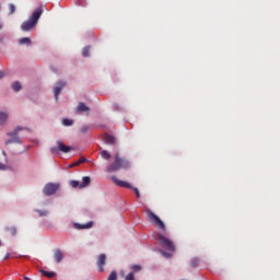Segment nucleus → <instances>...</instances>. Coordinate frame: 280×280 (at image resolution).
<instances>
[{
  "label": "nucleus",
  "instance_id": "obj_15",
  "mask_svg": "<svg viewBox=\"0 0 280 280\" xmlns=\"http://www.w3.org/2000/svg\"><path fill=\"white\" fill-rule=\"evenodd\" d=\"M77 110L78 112H89L90 110V107L86 106L85 103L83 102H80L77 106Z\"/></svg>",
  "mask_w": 280,
  "mask_h": 280
},
{
  "label": "nucleus",
  "instance_id": "obj_11",
  "mask_svg": "<svg viewBox=\"0 0 280 280\" xmlns=\"http://www.w3.org/2000/svg\"><path fill=\"white\" fill-rule=\"evenodd\" d=\"M54 260L56 264H61L63 260V253L61 252V249H56L54 252Z\"/></svg>",
  "mask_w": 280,
  "mask_h": 280
},
{
  "label": "nucleus",
  "instance_id": "obj_3",
  "mask_svg": "<svg viewBox=\"0 0 280 280\" xmlns=\"http://www.w3.org/2000/svg\"><path fill=\"white\" fill-rule=\"evenodd\" d=\"M155 240L158 241L159 245L170 253H175L176 247L173 241H171L168 237L164 236L163 234L159 233L156 234Z\"/></svg>",
  "mask_w": 280,
  "mask_h": 280
},
{
  "label": "nucleus",
  "instance_id": "obj_6",
  "mask_svg": "<svg viewBox=\"0 0 280 280\" xmlns=\"http://www.w3.org/2000/svg\"><path fill=\"white\" fill-rule=\"evenodd\" d=\"M24 128L18 126L13 131L8 132L7 137H10V139L5 140V145H9V143H22V140L19 138V131L23 130Z\"/></svg>",
  "mask_w": 280,
  "mask_h": 280
},
{
  "label": "nucleus",
  "instance_id": "obj_30",
  "mask_svg": "<svg viewBox=\"0 0 280 280\" xmlns=\"http://www.w3.org/2000/svg\"><path fill=\"white\" fill-rule=\"evenodd\" d=\"M90 127L84 125L80 128V131L82 132V135H85L89 131Z\"/></svg>",
  "mask_w": 280,
  "mask_h": 280
},
{
  "label": "nucleus",
  "instance_id": "obj_20",
  "mask_svg": "<svg viewBox=\"0 0 280 280\" xmlns=\"http://www.w3.org/2000/svg\"><path fill=\"white\" fill-rule=\"evenodd\" d=\"M5 231L11 235V236H15L18 234V230L15 226H8L5 228Z\"/></svg>",
  "mask_w": 280,
  "mask_h": 280
},
{
  "label": "nucleus",
  "instance_id": "obj_36",
  "mask_svg": "<svg viewBox=\"0 0 280 280\" xmlns=\"http://www.w3.org/2000/svg\"><path fill=\"white\" fill-rule=\"evenodd\" d=\"M78 165H80L79 161L72 163L69 167H78Z\"/></svg>",
  "mask_w": 280,
  "mask_h": 280
},
{
  "label": "nucleus",
  "instance_id": "obj_18",
  "mask_svg": "<svg viewBox=\"0 0 280 280\" xmlns=\"http://www.w3.org/2000/svg\"><path fill=\"white\" fill-rule=\"evenodd\" d=\"M100 155L105 161H109V159H112V154L108 151H106V150L100 151Z\"/></svg>",
  "mask_w": 280,
  "mask_h": 280
},
{
  "label": "nucleus",
  "instance_id": "obj_26",
  "mask_svg": "<svg viewBox=\"0 0 280 280\" xmlns=\"http://www.w3.org/2000/svg\"><path fill=\"white\" fill-rule=\"evenodd\" d=\"M130 270H132L135 272H139L142 270V267L140 265H133L130 267Z\"/></svg>",
  "mask_w": 280,
  "mask_h": 280
},
{
  "label": "nucleus",
  "instance_id": "obj_25",
  "mask_svg": "<svg viewBox=\"0 0 280 280\" xmlns=\"http://www.w3.org/2000/svg\"><path fill=\"white\" fill-rule=\"evenodd\" d=\"M16 253H7L5 256L3 257V260H8L10 258H15Z\"/></svg>",
  "mask_w": 280,
  "mask_h": 280
},
{
  "label": "nucleus",
  "instance_id": "obj_1",
  "mask_svg": "<svg viewBox=\"0 0 280 280\" xmlns=\"http://www.w3.org/2000/svg\"><path fill=\"white\" fill-rule=\"evenodd\" d=\"M43 13H44V8L38 7L37 9H35L32 15L28 18V20H26L21 24V31L28 32L35 28Z\"/></svg>",
  "mask_w": 280,
  "mask_h": 280
},
{
  "label": "nucleus",
  "instance_id": "obj_16",
  "mask_svg": "<svg viewBox=\"0 0 280 280\" xmlns=\"http://www.w3.org/2000/svg\"><path fill=\"white\" fill-rule=\"evenodd\" d=\"M9 114L7 112H0V125H4L8 121Z\"/></svg>",
  "mask_w": 280,
  "mask_h": 280
},
{
  "label": "nucleus",
  "instance_id": "obj_2",
  "mask_svg": "<svg viewBox=\"0 0 280 280\" xmlns=\"http://www.w3.org/2000/svg\"><path fill=\"white\" fill-rule=\"evenodd\" d=\"M127 167H129V161L116 154L114 162L106 167L105 172H119V170H127Z\"/></svg>",
  "mask_w": 280,
  "mask_h": 280
},
{
  "label": "nucleus",
  "instance_id": "obj_13",
  "mask_svg": "<svg viewBox=\"0 0 280 280\" xmlns=\"http://www.w3.org/2000/svg\"><path fill=\"white\" fill-rule=\"evenodd\" d=\"M91 185V177L84 176L82 177V182L79 186V189H83V187H89Z\"/></svg>",
  "mask_w": 280,
  "mask_h": 280
},
{
  "label": "nucleus",
  "instance_id": "obj_10",
  "mask_svg": "<svg viewBox=\"0 0 280 280\" xmlns=\"http://www.w3.org/2000/svg\"><path fill=\"white\" fill-rule=\"evenodd\" d=\"M112 180L118 187H125L126 189H132V185L130 183L120 180L116 176H112Z\"/></svg>",
  "mask_w": 280,
  "mask_h": 280
},
{
  "label": "nucleus",
  "instance_id": "obj_35",
  "mask_svg": "<svg viewBox=\"0 0 280 280\" xmlns=\"http://www.w3.org/2000/svg\"><path fill=\"white\" fill-rule=\"evenodd\" d=\"M162 255L165 257V258H172V254H168L166 252H162Z\"/></svg>",
  "mask_w": 280,
  "mask_h": 280
},
{
  "label": "nucleus",
  "instance_id": "obj_29",
  "mask_svg": "<svg viewBox=\"0 0 280 280\" xmlns=\"http://www.w3.org/2000/svg\"><path fill=\"white\" fill-rule=\"evenodd\" d=\"M8 9H9V14H13V13L15 12V5L12 4V3H10V4L8 5Z\"/></svg>",
  "mask_w": 280,
  "mask_h": 280
},
{
  "label": "nucleus",
  "instance_id": "obj_22",
  "mask_svg": "<svg viewBox=\"0 0 280 280\" xmlns=\"http://www.w3.org/2000/svg\"><path fill=\"white\" fill-rule=\"evenodd\" d=\"M199 264H200L199 258H192V259L190 260V267H191L192 269L198 268V267H199Z\"/></svg>",
  "mask_w": 280,
  "mask_h": 280
},
{
  "label": "nucleus",
  "instance_id": "obj_33",
  "mask_svg": "<svg viewBox=\"0 0 280 280\" xmlns=\"http://www.w3.org/2000/svg\"><path fill=\"white\" fill-rule=\"evenodd\" d=\"M86 158L84 156H81L79 160H78V163L81 165L82 163H86Z\"/></svg>",
  "mask_w": 280,
  "mask_h": 280
},
{
  "label": "nucleus",
  "instance_id": "obj_17",
  "mask_svg": "<svg viewBox=\"0 0 280 280\" xmlns=\"http://www.w3.org/2000/svg\"><path fill=\"white\" fill-rule=\"evenodd\" d=\"M75 228L79 230H89L93 228V222H88L86 224H75Z\"/></svg>",
  "mask_w": 280,
  "mask_h": 280
},
{
  "label": "nucleus",
  "instance_id": "obj_32",
  "mask_svg": "<svg viewBox=\"0 0 280 280\" xmlns=\"http://www.w3.org/2000/svg\"><path fill=\"white\" fill-rule=\"evenodd\" d=\"M125 280H136L135 279V273L133 272H129L126 277Z\"/></svg>",
  "mask_w": 280,
  "mask_h": 280
},
{
  "label": "nucleus",
  "instance_id": "obj_4",
  "mask_svg": "<svg viewBox=\"0 0 280 280\" xmlns=\"http://www.w3.org/2000/svg\"><path fill=\"white\" fill-rule=\"evenodd\" d=\"M145 213H147V218L149 220V222L151 224H153L156 229L165 232L166 231V225L165 223L161 220V218L155 214L152 210L150 209H147L145 210Z\"/></svg>",
  "mask_w": 280,
  "mask_h": 280
},
{
  "label": "nucleus",
  "instance_id": "obj_14",
  "mask_svg": "<svg viewBox=\"0 0 280 280\" xmlns=\"http://www.w3.org/2000/svg\"><path fill=\"white\" fill-rule=\"evenodd\" d=\"M39 273L48 279H54L56 277V272L54 271L39 270Z\"/></svg>",
  "mask_w": 280,
  "mask_h": 280
},
{
  "label": "nucleus",
  "instance_id": "obj_28",
  "mask_svg": "<svg viewBox=\"0 0 280 280\" xmlns=\"http://www.w3.org/2000/svg\"><path fill=\"white\" fill-rule=\"evenodd\" d=\"M107 280H117V272L116 271H112L109 273Z\"/></svg>",
  "mask_w": 280,
  "mask_h": 280
},
{
  "label": "nucleus",
  "instance_id": "obj_5",
  "mask_svg": "<svg viewBox=\"0 0 280 280\" xmlns=\"http://www.w3.org/2000/svg\"><path fill=\"white\" fill-rule=\"evenodd\" d=\"M71 150H73L72 147L70 145H66L63 142H61L60 140L56 141V147H51L50 148V152L52 154H59V152H62L63 154H68V152H71Z\"/></svg>",
  "mask_w": 280,
  "mask_h": 280
},
{
  "label": "nucleus",
  "instance_id": "obj_27",
  "mask_svg": "<svg viewBox=\"0 0 280 280\" xmlns=\"http://www.w3.org/2000/svg\"><path fill=\"white\" fill-rule=\"evenodd\" d=\"M62 125L63 126H71V125H73V120L65 118V119H62Z\"/></svg>",
  "mask_w": 280,
  "mask_h": 280
},
{
  "label": "nucleus",
  "instance_id": "obj_21",
  "mask_svg": "<svg viewBox=\"0 0 280 280\" xmlns=\"http://www.w3.org/2000/svg\"><path fill=\"white\" fill-rule=\"evenodd\" d=\"M11 89H12L13 91H15V92H19V91L22 90V85H21L20 82L15 81V82H13V83L11 84Z\"/></svg>",
  "mask_w": 280,
  "mask_h": 280
},
{
  "label": "nucleus",
  "instance_id": "obj_39",
  "mask_svg": "<svg viewBox=\"0 0 280 280\" xmlns=\"http://www.w3.org/2000/svg\"><path fill=\"white\" fill-rule=\"evenodd\" d=\"M23 279H24V280H31V278H28V277H26V276H24Z\"/></svg>",
  "mask_w": 280,
  "mask_h": 280
},
{
  "label": "nucleus",
  "instance_id": "obj_19",
  "mask_svg": "<svg viewBox=\"0 0 280 280\" xmlns=\"http://www.w3.org/2000/svg\"><path fill=\"white\" fill-rule=\"evenodd\" d=\"M35 213H37L39 218H46L47 215H49V211H47V210L36 209Z\"/></svg>",
  "mask_w": 280,
  "mask_h": 280
},
{
  "label": "nucleus",
  "instance_id": "obj_38",
  "mask_svg": "<svg viewBox=\"0 0 280 280\" xmlns=\"http://www.w3.org/2000/svg\"><path fill=\"white\" fill-rule=\"evenodd\" d=\"M0 170H5V165L0 163Z\"/></svg>",
  "mask_w": 280,
  "mask_h": 280
},
{
  "label": "nucleus",
  "instance_id": "obj_40",
  "mask_svg": "<svg viewBox=\"0 0 280 280\" xmlns=\"http://www.w3.org/2000/svg\"><path fill=\"white\" fill-rule=\"evenodd\" d=\"M2 28V24L0 23V30Z\"/></svg>",
  "mask_w": 280,
  "mask_h": 280
},
{
  "label": "nucleus",
  "instance_id": "obj_31",
  "mask_svg": "<svg viewBox=\"0 0 280 280\" xmlns=\"http://www.w3.org/2000/svg\"><path fill=\"white\" fill-rule=\"evenodd\" d=\"M70 185H71V187H73V188H77V187H80V186H81V184H80L78 180H71V182H70Z\"/></svg>",
  "mask_w": 280,
  "mask_h": 280
},
{
  "label": "nucleus",
  "instance_id": "obj_24",
  "mask_svg": "<svg viewBox=\"0 0 280 280\" xmlns=\"http://www.w3.org/2000/svg\"><path fill=\"white\" fill-rule=\"evenodd\" d=\"M90 50H91V47L90 46H86L82 49V56L83 57H89L90 56Z\"/></svg>",
  "mask_w": 280,
  "mask_h": 280
},
{
  "label": "nucleus",
  "instance_id": "obj_23",
  "mask_svg": "<svg viewBox=\"0 0 280 280\" xmlns=\"http://www.w3.org/2000/svg\"><path fill=\"white\" fill-rule=\"evenodd\" d=\"M19 44H21V45H30L31 44V38H28V37H23V38H21V39H19Z\"/></svg>",
  "mask_w": 280,
  "mask_h": 280
},
{
  "label": "nucleus",
  "instance_id": "obj_34",
  "mask_svg": "<svg viewBox=\"0 0 280 280\" xmlns=\"http://www.w3.org/2000/svg\"><path fill=\"white\" fill-rule=\"evenodd\" d=\"M133 191H135L137 198H141V194H140V190L138 188H133Z\"/></svg>",
  "mask_w": 280,
  "mask_h": 280
},
{
  "label": "nucleus",
  "instance_id": "obj_7",
  "mask_svg": "<svg viewBox=\"0 0 280 280\" xmlns=\"http://www.w3.org/2000/svg\"><path fill=\"white\" fill-rule=\"evenodd\" d=\"M59 187L60 185L57 183H47L43 187L42 192L44 194V196H54L55 194H57Z\"/></svg>",
  "mask_w": 280,
  "mask_h": 280
},
{
  "label": "nucleus",
  "instance_id": "obj_9",
  "mask_svg": "<svg viewBox=\"0 0 280 280\" xmlns=\"http://www.w3.org/2000/svg\"><path fill=\"white\" fill-rule=\"evenodd\" d=\"M106 255L105 254H100L96 260V265L98 267L100 272H104V266L106 265Z\"/></svg>",
  "mask_w": 280,
  "mask_h": 280
},
{
  "label": "nucleus",
  "instance_id": "obj_12",
  "mask_svg": "<svg viewBox=\"0 0 280 280\" xmlns=\"http://www.w3.org/2000/svg\"><path fill=\"white\" fill-rule=\"evenodd\" d=\"M103 139L107 145H115L116 143V138L112 135L105 133Z\"/></svg>",
  "mask_w": 280,
  "mask_h": 280
},
{
  "label": "nucleus",
  "instance_id": "obj_37",
  "mask_svg": "<svg viewBox=\"0 0 280 280\" xmlns=\"http://www.w3.org/2000/svg\"><path fill=\"white\" fill-rule=\"evenodd\" d=\"M5 77V72L0 71V80L3 79Z\"/></svg>",
  "mask_w": 280,
  "mask_h": 280
},
{
  "label": "nucleus",
  "instance_id": "obj_8",
  "mask_svg": "<svg viewBox=\"0 0 280 280\" xmlns=\"http://www.w3.org/2000/svg\"><path fill=\"white\" fill-rule=\"evenodd\" d=\"M67 85V82L63 81H59L56 83L55 88H54V96H55V101H58L59 98V94L61 93L62 89Z\"/></svg>",
  "mask_w": 280,
  "mask_h": 280
}]
</instances>
